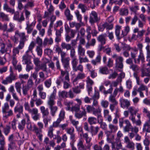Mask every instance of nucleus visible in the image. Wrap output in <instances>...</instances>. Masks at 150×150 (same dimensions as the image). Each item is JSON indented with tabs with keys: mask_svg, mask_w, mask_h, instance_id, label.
I'll return each instance as SVG.
<instances>
[{
	"mask_svg": "<svg viewBox=\"0 0 150 150\" xmlns=\"http://www.w3.org/2000/svg\"><path fill=\"white\" fill-rule=\"evenodd\" d=\"M98 41L100 42L102 45H104L105 44L106 40L105 36L103 34L99 35L97 38Z\"/></svg>",
	"mask_w": 150,
	"mask_h": 150,
	"instance_id": "obj_26",
	"label": "nucleus"
},
{
	"mask_svg": "<svg viewBox=\"0 0 150 150\" xmlns=\"http://www.w3.org/2000/svg\"><path fill=\"white\" fill-rule=\"evenodd\" d=\"M64 14L68 20H71L73 19V16L71 14L70 11L69 9H67L65 10Z\"/></svg>",
	"mask_w": 150,
	"mask_h": 150,
	"instance_id": "obj_29",
	"label": "nucleus"
},
{
	"mask_svg": "<svg viewBox=\"0 0 150 150\" xmlns=\"http://www.w3.org/2000/svg\"><path fill=\"white\" fill-rule=\"evenodd\" d=\"M78 8L80 9L82 13H84L88 10V8L86 5L82 4L79 3L78 6Z\"/></svg>",
	"mask_w": 150,
	"mask_h": 150,
	"instance_id": "obj_23",
	"label": "nucleus"
},
{
	"mask_svg": "<svg viewBox=\"0 0 150 150\" xmlns=\"http://www.w3.org/2000/svg\"><path fill=\"white\" fill-rule=\"evenodd\" d=\"M61 46L63 49L66 50L67 51H69L71 50L73 47L70 44L66 43L65 42L62 43Z\"/></svg>",
	"mask_w": 150,
	"mask_h": 150,
	"instance_id": "obj_24",
	"label": "nucleus"
},
{
	"mask_svg": "<svg viewBox=\"0 0 150 150\" xmlns=\"http://www.w3.org/2000/svg\"><path fill=\"white\" fill-rule=\"evenodd\" d=\"M109 128L111 132H115L118 129V126L112 124H110L108 125Z\"/></svg>",
	"mask_w": 150,
	"mask_h": 150,
	"instance_id": "obj_31",
	"label": "nucleus"
},
{
	"mask_svg": "<svg viewBox=\"0 0 150 150\" xmlns=\"http://www.w3.org/2000/svg\"><path fill=\"white\" fill-rule=\"evenodd\" d=\"M71 59V63L73 69L77 66L78 64V59H77L76 57L72 58Z\"/></svg>",
	"mask_w": 150,
	"mask_h": 150,
	"instance_id": "obj_50",
	"label": "nucleus"
},
{
	"mask_svg": "<svg viewBox=\"0 0 150 150\" xmlns=\"http://www.w3.org/2000/svg\"><path fill=\"white\" fill-rule=\"evenodd\" d=\"M53 43V40L52 38H45L43 41V45L44 47H45L47 45H51Z\"/></svg>",
	"mask_w": 150,
	"mask_h": 150,
	"instance_id": "obj_22",
	"label": "nucleus"
},
{
	"mask_svg": "<svg viewBox=\"0 0 150 150\" xmlns=\"http://www.w3.org/2000/svg\"><path fill=\"white\" fill-rule=\"evenodd\" d=\"M67 70H66L64 71L62 69H60L61 76L63 77L65 75V81L64 82V84H69V74L68 72L67 71Z\"/></svg>",
	"mask_w": 150,
	"mask_h": 150,
	"instance_id": "obj_9",
	"label": "nucleus"
},
{
	"mask_svg": "<svg viewBox=\"0 0 150 150\" xmlns=\"http://www.w3.org/2000/svg\"><path fill=\"white\" fill-rule=\"evenodd\" d=\"M42 117L43 118V121L45 124V126L46 127L48 125V122L51 120V117L47 116L43 117Z\"/></svg>",
	"mask_w": 150,
	"mask_h": 150,
	"instance_id": "obj_40",
	"label": "nucleus"
},
{
	"mask_svg": "<svg viewBox=\"0 0 150 150\" xmlns=\"http://www.w3.org/2000/svg\"><path fill=\"white\" fill-rule=\"evenodd\" d=\"M62 121V120L60 119H59L57 118V120L54 122L52 125L50 126L52 127L53 128V127H59L60 125L59 124Z\"/></svg>",
	"mask_w": 150,
	"mask_h": 150,
	"instance_id": "obj_47",
	"label": "nucleus"
},
{
	"mask_svg": "<svg viewBox=\"0 0 150 150\" xmlns=\"http://www.w3.org/2000/svg\"><path fill=\"white\" fill-rule=\"evenodd\" d=\"M99 129V127L98 126L94 127L91 126L90 127V132L92 136L96 135L98 133Z\"/></svg>",
	"mask_w": 150,
	"mask_h": 150,
	"instance_id": "obj_19",
	"label": "nucleus"
},
{
	"mask_svg": "<svg viewBox=\"0 0 150 150\" xmlns=\"http://www.w3.org/2000/svg\"><path fill=\"white\" fill-rule=\"evenodd\" d=\"M129 68L135 71H138L139 69V67L137 65L134 64L133 63L131 64L129 66Z\"/></svg>",
	"mask_w": 150,
	"mask_h": 150,
	"instance_id": "obj_60",
	"label": "nucleus"
},
{
	"mask_svg": "<svg viewBox=\"0 0 150 150\" xmlns=\"http://www.w3.org/2000/svg\"><path fill=\"white\" fill-rule=\"evenodd\" d=\"M54 130L52 126H50L48 131V132L47 135L50 138H52L53 137V131Z\"/></svg>",
	"mask_w": 150,
	"mask_h": 150,
	"instance_id": "obj_58",
	"label": "nucleus"
},
{
	"mask_svg": "<svg viewBox=\"0 0 150 150\" xmlns=\"http://www.w3.org/2000/svg\"><path fill=\"white\" fill-rule=\"evenodd\" d=\"M9 105L7 103H5L2 108V112L3 113L4 117L5 118L8 117L9 116Z\"/></svg>",
	"mask_w": 150,
	"mask_h": 150,
	"instance_id": "obj_10",
	"label": "nucleus"
},
{
	"mask_svg": "<svg viewBox=\"0 0 150 150\" xmlns=\"http://www.w3.org/2000/svg\"><path fill=\"white\" fill-rule=\"evenodd\" d=\"M31 114L32 118L35 121L39 120L40 118V114L38 113V110L36 108H33L28 112Z\"/></svg>",
	"mask_w": 150,
	"mask_h": 150,
	"instance_id": "obj_5",
	"label": "nucleus"
},
{
	"mask_svg": "<svg viewBox=\"0 0 150 150\" xmlns=\"http://www.w3.org/2000/svg\"><path fill=\"white\" fill-rule=\"evenodd\" d=\"M27 26L25 29L27 30V33L28 34H30L33 30V28L32 27L31 24H29V22H27Z\"/></svg>",
	"mask_w": 150,
	"mask_h": 150,
	"instance_id": "obj_52",
	"label": "nucleus"
},
{
	"mask_svg": "<svg viewBox=\"0 0 150 150\" xmlns=\"http://www.w3.org/2000/svg\"><path fill=\"white\" fill-rule=\"evenodd\" d=\"M66 130L67 133L70 135V139L72 140H74L75 138V134L74 133V128L73 127H71L66 129Z\"/></svg>",
	"mask_w": 150,
	"mask_h": 150,
	"instance_id": "obj_13",
	"label": "nucleus"
},
{
	"mask_svg": "<svg viewBox=\"0 0 150 150\" xmlns=\"http://www.w3.org/2000/svg\"><path fill=\"white\" fill-rule=\"evenodd\" d=\"M101 109L99 107H98L97 109L93 110V114L95 116H97L101 114Z\"/></svg>",
	"mask_w": 150,
	"mask_h": 150,
	"instance_id": "obj_54",
	"label": "nucleus"
},
{
	"mask_svg": "<svg viewBox=\"0 0 150 150\" xmlns=\"http://www.w3.org/2000/svg\"><path fill=\"white\" fill-rule=\"evenodd\" d=\"M99 72L103 74H107L109 71L108 68L106 67H101L99 68Z\"/></svg>",
	"mask_w": 150,
	"mask_h": 150,
	"instance_id": "obj_44",
	"label": "nucleus"
},
{
	"mask_svg": "<svg viewBox=\"0 0 150 150\" xmlns=\"http://www.w3.org/2000/svg\"><path fill=\"white\" fill-rule=\"evenodd\" d=\"M88 121L90 125H95L97 122V118L93 117H89L88 118Z\"/></svg>",
	"mask_w": 150,
	"mask_h": 150,
	"instance_id": "obj_32",
	"label": "nucleus"
},
{
	"mask_svg": "<svg viewBox=\"0 0 150 150\" xmlns=\"http://www.w3.org/2000/svg\"><path fill=\"white\" fill-rule=\"evenodd\" d=\"M129 31V27L127 26L124 27V30L122 31V36L124 37L126 36Z\"/></svg>",
	"mask_w": 150,
	"mask_h": 150,
	"instance_id": "obj_42",
	"label": "nucleus"
},
{
	"mask_svg": "<svg viewBox=\"0 0 150 150\" xmlns=\"http://www.w3.org/2000/svg\"><path fill=\"white\" fill-rule=\"evenodd\" d=\"M121 26L117 25L115 26V33L117 39L118 40H119L122 38L124 37L122 36V34L120 36V30L121 29Z\"/></svg>",
	"mask_w": 150,
	"mask_h": 150,
	"instance_id": "obj_14",
	"label": "nucleus"
},
{
	"mask_svg": "<svg viewBox=\"0 0 150 150\" xmlns=\"http://www.w3.org/2000/svg\"><path fill=\"white\" fill-rule=\"evenodd\" d=\"M38 127L35 125H33V132H42V129L43 128L44 125L41 122H38L37 123Z\"/></svg>",
	"mask_w": 150,
	"mask_h": 150,
	"instance_id": "obj_15",
	"label": "nucleus"
},
{
	"mask_svg": "<svg viewBox=\"0 0 150 150\" xmlns=\"http://www.w3.org/2000/svg\"><path fill=\"white\" fill-rule=\"evenodd\" d=\"M5 47V45L1 42V38H0V48L1 49L0 51L2 54L4 53L6 51L4 49Z\"/></svg>",
	"mask_w": 150,
	"mask_h": 150,
	"instance_id": "obj_63",
	"label": "nucleus"
},
{
	"mask_svg": "<svg viewBox=\"0 0 150 150\" xmlns=\"http://www.w3.org/2000/svg\"><path fill=\"white\" fill-rule=\"evenodd\" d=\"M107 141L108 142L111 143L112 144V149H116L117 150H119L120 149H122V145L120 142H118L117 143L115 142H112L111 140L110 139L109 136L107 134Z\"/></svg>",
	"mask_w": 150,
	"mask_h": 150,
	"instance_id": "obj_7",
	"label": "nucleus"
},
{
	"mask_svg": "<svg viewBox=\"0 0 150 150\" xmlns=\"http://www.w3.org/2000/svg\"><path fill=\"white\" fill-rule=\"evenodd\" d=\"M22 62L23 63L25 64L30 63L31 62L30 56L27 55H23L22 57Z\"/></svg>",
	"mask_w": 150,
	"mask_h": 150,
	"instance_id": "obj_30",
	"label": "nucleus"
},
{
	"mask_svg": "<svg viewBox=\"0 0 150 150\" xmlns=\"http://www.w3.org/2000/svg\"><path fill=\"white\" fill-rule=\"evenodd\" d=\"M143 144L145 146L144 150H149L150 149L149 147V142L148 139L146 138L143 141Z\"/></svg>",
	"mask_w": 150,
	"mask_h": 150,
	"instance_id": "obj_46",
	"label": "nucleus"
},
{
	"mask_svg": "<svg viewBox=\"0 0 150 150\" xmlns=\"http://www.w3.org/2000/svg\"><path fill=\"white\" fill-rule=\"evenodd\" d=\"M14 111L16 113L18 112L20 114H22L23 111V106L19 103H18L14 108Z\"/></svg>",
	"mask_w": 150,
	"mask_h": 150,
	"instance_id": "obj_16",
	"label": "nucleus"
},
{
	"mask_svg": "<svg viewBox=\"0 0 150 150\" xmlns=\"http://www.w3.org/2000/svg\"><path fill=\"white\" fill-rule=\"evenodd\" d=\"M125 74L124 73L122 72L120 75V76L118 77L116 81L114 82V84H117L120 83L122 81V79L124 78Z\"/></svg>",
	"mask_w": 150,
	"mask_h": 150,
	"instance_id": "obj_35",
	"label": "nucleus"
},
{
	"mask_svg": "<svg viewBox=\"0 0 150 150\" xmlns=\"http://www.w3.org/2000/svg\"><path fill=\"white\" fill-rule=\"evenodd\" d=\"M40 109L42 114V117L48 116L49 112L47 108H45L44 106H41L40 107Z\"/></svg>",
	"mask_w": 150,
	"mask_h": 150,
	"instance_id": "obj_21",
	"label": "nucleus"
},
{
	"mask_svg": "<svg viewBox=\"0 0 150 150\" xmlns=\"http://www.w3.org/2000/svg\"><path fill=\"white\" fill-rule=\"evenodd\" d=\"M145 76H150V68H147L145 70L142 71L141 76L143 77Z\"/></svg>",
	"mask_w": 150,
	"mask_h": 150,
	"instance_id": "obj_45",
	"label": "nucleus"
},
{
	"mask_svg": "<svg viewBox=\"0 0 150 150\" xmlns=\"http://www.w3.org/2000/svg\"><path fill=\"white\" fill-rule=\"evenodd\" d=\"M73 70L75 71H79L82 72H83V67L81 64L79 63V64L76 67L74 68Z\"/></svg>",
	"mask_w": 150,
	"mask_h": 150,
	"instance_id": "obj_51",
	"label": "nucleus"
},
{
	"mask_svg": "<svg viewBox=\"0 0 150 150\" xmlns=\"http://www.w3.org/2000/svg\"><path fill=\"white\" fill-rule=\"evenodd\" d=\"M50 110V113L52 116L55 115V113L58 110V108L56 106H53L54 105H48Z\"/></svg>",
	"mask_w": 150,
	"mask_h": 150,
	"instance_id": "obj_25",
	"label": "nucleus"
},
{
	"mask_svg": "<svg viewBox=\"0 0 150 150\" xmlns=\"http://www.w3.org/2000/svg\"><path fill=\"white\" fill-rule=\"evenodd\" d=\"M112 57L115 59V67L117 69H122L123 67V58L120 56H118L116 54H114L112 56Z\"/></svg>",
	"mask_w": 150,
	"mask_h": 150,
	"instance_id": "obj_2",
	"label": "nucleus"
},
{
	"mask_svg": "<svg viewBox=\"0 0 150 150\" xmlns=\"http://www.w3.org/2000/svg\"><path fill=\"white\" fill-rule=\"evenodd\" d=\"M74 13L75 16L76 18V19L79 22H82V16L80 14V12L78 10H76L74 11Z\"/></svg>",
	"mask_w": 150,
	"mask_h": 150,
	"instance_id": "obj_33",
	"label": "nucleus"
},
{
	"mask_svg": "<svg viewBox=\"0 0 150 150\" xmlns=\"http://www.w3.org/2000/svg\"><path fill=\"white\" fill-rule=\"evenodd\" d=\"M109 101L112 103H114L115 104H118V102L115 99V96L111 94L109 97L108 98Z\"/></svg>",
	"mask_w": 150,
	"mask_h": 150,
	"instance_id": "obj_41",
	"label": "nucleus"
},
{
	"mask_svg": "<svg viewBox=\"0 0 150 150\" xmlns=\"http://www.w3.org/2000/svg\"><path fill=\"white\" fill-rule=\"evenodd\" d=\"M81 131L82 132V134L83 137L85 139L86 143H88L91 142V138L88 136V134L87 133H83L82 128H81Z\"/></svg>",
	"mask_w": 150,
	"mask_h": 150,
	"instance_id": "obj_38",
	"label": "nucleus"
},
{
	"mask_svg": "<svg viewBox=\"0 0 150 150\" xmlns=\"http://www.w3.org/2000/svg\"><path fill=\"white\" fill-rule=\"evenodd\" d=\"M58 96L60 98H66L67 97V93L64 91H59Z\"/></svg>",
	"mask_w": 150,
	"mask_h": 150,
	"instance_id": "obj_61",
	"label": "nucleus"
},
{
	"mask_svg": "<svg viewBox=\"0 0 150 150\" xmlns=\"http://www.w3.org/2000/svg\"><path fill=\"white\" fill-rule=\"evenodd\" d=\"M10 13H11L12 14H14V16L13 19L15 20L18 21L19 17V13L18 11L14 12V11L13 9L10 8Z\"/></svg>",
	"mask_w": 150,
	"mask_h": 150,
	"instance_id": "obj_39",
	"label": "nucleus"
},
{
	"mask_svg": "<svg viewBox=\"0 0 150 150\" xmlns=\"http://www.w3.org/2000/svg\"><path fill=\"white\" fill-rule=\"evenodd\" d=\"M83 56H79V63L80 64H81L82 63L88 62L89 60L86 57H85L84 58L82 57Z\"/></svg>",
	"mask_w": 150,
	"mask_h": 150,
	"instance_id": "obj_48",
	"label": "nucleus"
},
{
	"mask_svg": "<svg viewBox=\"0 0 150 150\" xmlns=\"http://www.w3.org/2000/svg\"><path fill=\"white\" fill-rule=\"evenodd\" d=\"M25 121L24 120H23L21 122L18 124V128L21 130H23L25 126Z\"/></svg>",
	"mask_w": 150,
	"mask_h": 150,
	"instance_id": "obj_55",
	"label": "nucleus"
},
{
	"mask_svg": "<svg viewBox=\"0 0 150 150\" xmlns=\"http://www.w3.org/2000/svg\"><path fill=\"white\" fill-rule=\"evenodd\" d=\"M134 143L130 141L127 144L126 147L131 150H134Z\"/></svg>",
	"mask_w": 150,
	"mask_h": 150,
	"instance_id": "obj_49",
	"label": "nucleus"
},
{
	"mask_svg": "<svg viewBox=\"0 0 150 150\" xmlns=\"http://www.w3.org/2000/svg\"><path fill=\"white\" fill-rule=\"evenodd\" d=\"M70 60V59L69 57H66L65 59L61 60L63 67L66 70H69L70 68L69 66Z\"/></svg>",
	"mask_w": 150,
	"mask_h": 150,
	"instance_id": "obj_11",
	"label": "nucleus"
},
{
	"mask_svg": "<svg viewBox=\"0 0 150 150\" xmlns=\"http://www.w3.org/2000/svg\"><path fill=\"white\" fill-rule=\"evenodd\" d=\"M100 104L102 107L106 108H107L108 106L109 102L106 100H103L101 102Z\"/></svg>",
	"mask_w": 150,
	"mask_h": 150,
	"instance_id": "obj_57",
	"label": "nucleus"
},
{
	"mask_svg": "<svg viewBox=\"0 0 150 150\" xmlns=\"http://www.w3.org/2000/svg\"><path fill=\"white\" fill-rule=\"evenodd\" d=\"M19 36L20 38V40L25 42L27 40V38H28V36L25 35L24 33H21L19 34Z\"/></svg>",
	"mask_w": 150,
	"mask_h": 150,
	"instance_id": "obj_43",
	"label": "nucleus"
},
{
	"mask_svg": "<svg viewBox=\"0 0 150 150\" xmlns=\"http://www.w3.org/2000/svg\"><path fill=\"white\" fill-rule=\"evenodd\" d=\"M65 105L66 106V110H71V106L73 104V101H65L64 102Z\"/></svg>",
	"mask_w": 150,
	"mask_h": 150,
	"instance_id": "obj_37",
	"label": "nucleus"
},
{
	"mask_svg": "<svg viewBox=\"0 0 150 150\" xmlns=\"http://www.w3.org/2000/svg\"><path fill=\"white\" fill-rule=\"evenodd\" d=\"M100 20V18L98 17L97 13L95 11H92L89 18V22L91 25H93L95 23L99 22Z\"/></svg>",
	"mask_w": 150,
	"mask_h": 150,
	"instance_id": "obj_4",
	"label": "nucleus"
},
{
	"mask_svg": "<svg viewBox=\"0 0 150 150\" xmlns=\"http://www.w3.org/2000/svg\"><path fill=\"white\" fill-rule=\"evenodd\" d=\"M84 140L82 138L79 139L78 142L77 144V146L78 148H81V149H84V146L83 144V142Z\"/></svg>",
	"mask_w": 150,
	"mask_h": 150,
	"instance_id": "obj_53",
	"label": "nucleus"
},
{
	"mask_svg": "<svg viewBox=\"0 0 150 150\" xmlns=\"http://www.w3.org/2000/svg\"><path fill=\"white\" fill-rule=\"evenodd\" d=\"M101 56L99 54L96 57L95 59H93L91 61V63L94 65H96L97 64H100L101 62Z\"/></svg>",
	"mask_w": 150,
	"mask_h": 150,
	"instance_id": "obj_27",
	"label": "nucleus"
},
{
	"mask_svg": "<svg viewBox=\"0 0 150 150\" xmlns=\"http://www.w3.org/2000/svg\"><path fill=\"white\" fill-rule=\"evenodd\" d=\"M85 50L81 45L79 44L77 47V53L79 56H83L85 54Z\"/></svg>",
	"mask_w": 150,
	"mask_h": 150,
	"instance_id": "obj_17",
	"label": "nucleus"
},
{
	"mask_svg": "<svg viewBox=\"0 0 150 150\" xmlns=\"http://www.w3.org/2000/svg\"><path fill=\"white\" fill-rule=\"evenodd\" d=\"M65 114V111L64 109H62L60 111L58 119H60L61 120H63L64 118Z\"/></svg>",
	"mask_w": 150,
	"mask_h": 150,
	"instance_id": "obj_59",
	"label": "nucleus"
},
{
	"mask_svg": "<svg viewBox=\"0 0 150 150\" xmlns=\"http://www.w3.org/2000/svg\"><path fill=\"white\" fill-rule=\"evenodd\" d=\"M119 103L120 107L122 108H128L130 105V102L127 99L121 98L119 100Z\"/></svg>",
	"mask_w": 150,
	"mask_h": 150,
	"instance_id": "obj_8",
	"label": "nucleus"
},
{
	"mask_svg": "<svg viewBox=\"0 0 150 150\" xmlns=\"http://www.w3.org/2000/svg\"><path fill=\"white\" fill-rule=\"evenodd\" d=\"M70 50V57L71 58H73L76 57V52L75 49L72 47Z\"/></svg>",
	"mask_w": 150,
	"mask_h": 150,
	"instance_id": "obj_64",
	"label": "nucleus"
},
{
	"mask_svg": "<svg viewBox=\"0 0 150 150\" xmlns=\"http://www.w3.org/2000/svg\"><path fill=\"white\" fill-rule=\"evenodd\" d=\"M128 110L130 112V114L135 115L136 113L138 111V109H136L134 106H131L129 107L128 108Z\"/></svg>",
	"mask_w": 150,
	"mask_h": 150,
	"instance_id": "obj_36",
	"label": "nucleus"
},
{
	"mask_svg": "<svg viewBox=\"0 0 150 150\" xmlns=\"http://www.w3.org/2000/svg\"><path fill=\"white\" fill-rule=\"evenodd\" d=\"M96 40L95 39L93 38L91 39L89 42V41H88L85 45V47L86 49H89L90 46H93L95 44Z\"/></svg>",
	"mask_w": 150,
	"mask_h": 150,
	"instance_id": "obj_34",
	"label": "nucleus"
},
{
	"mask_svg": "<svg viewBox=\"0 0 150 150\" xmlns=\"http://www.w3.org/2000/svg\"><path fill=\"white\" fill-rule=\"evenodd\" d=\"M146 61L148 62L147 64V66L150 67V46L147 45L146 47Z\"/></svg>",
	"mask_w": 150,
	"mask_h": 150,
	"instance_id": "obj_20",
	"label": "nucleus"
},
{
	"mask_svg": "<svg viewBox=\"0 0 150 150\" xmlns=\"http://www.w3.org/2000/svg\"><path fill=\"white\" fill-rule=\"evenodd\" d=\"M78 103L71 107V111L75 112L74 116L75 117L78 119H80L86 114V111L84 106H81L80 109V105L82 104V102L80 99L76 98L75 99Z\"/></svg>",
	"mask_w": 150,
	"mask_h": 150,
	"instance_id": "obj_1",
	"label": "nucleus"
},
{
	"mask_svg": "<svg viewBox=\"0 0 150 150\" xmlns=\"http://www.w3.org/2000/svg\"><path fill=\"white\" fill-rule=\"evenodd\" d=\"M103 28V30L105 28L107 30H111L113 28V25L112 23H108V22H106L102 25Z\"/></svg>",
	"mask_w": 150,
	"mask_h": 150,
	"instance_id": "obj_28",
	"label": "nucleus"
},
{
	"mask_svg": "<svg viewBox=\"0 0 150 150\" xmlns=\"http://www.w3.org/2000/svg\"><path fill=\"white\" fill-rule=\"evenodd\" d=\"M24 12L25 13L26 20H27V22H29V17L31 14L30 12L25 9Z\"/></svg>",
	"mask_w": 150,
	"mask_h": 150,
	"instance_id": "obj_62",
	"label": "nucleus"
},
{
	"mask_svg": "<svg viewBox=\"0 0 150 150\" xmlns=\"http://www.w3.org/2000/svg\"><path fill=\"white\" fill-rule=\"evenodd\" d=\"M0 18H1L3 21H8V16L3 12H0Z\"/></svg>",
	"mask_w": 150,
	"mask_h": 150,
	"instance_id": "obj_56",
	"label": "nucleus"
},
{
	"mask_svg": "<svg viewBox=\"0 0 150 150\" xmlns=\"http://www.w3.org/2000/svg\"><path fill=\"white\" fill-rule=\"evenodd\" d=\"M124 122L126 124V126L124 128V132H129L131 130V131L134 132L136 133H137L138 132V128L136 127H132L130 122L128 120H124Z\"/></svg>",
	"mask_w": 150,
	"mask_h": 150,
	"instance_id": "obj_3",
	"label": "nucleus"
},
{
	"mask_svg": "<svg viewBox=\"0 0 150 150\" xmlns=\"http://www.w3.org/2000/svg\"><path fill=\"white\" fill-rule=\"evenodd\" d=\"M69 25L70 28H73L75 27L76 30H78L81 26L84 25V24L83 22L78 23L75 22H71L69 23Z\"/></svg>",
	"mask_w": 150,
	"mask_h": 150,
	"instance_id": "obj_12",
	"label": "nucleus"
},
{
	"mask_svg": "<svg viewBox=\"0 0 150 150\" xmlns=\"http://www.w3.org/2000/svg\"><path fill=\"white\" fill-rule=\"evenodd\" d=\"M57 90L54 89L53 92L49 97L47 103L48 105H54L55 104L54 100L56 98Z\"/></svg>",
	"mask_w": 150,
	"mask_h": 150,
	"instance_id": "obj_6",
	"label": "nucleus"
},
{
	"mask_svg": "<svg viewBox=\"0 0 150 150\" xmlns=\"http://www.w3.org/2000/svg\"><path fill=\"white\" fill-rule=\"evenodd\" d=\"M143 131L144 132H150V119L145 122L143 125Z\"/></svg>",
	"mask_w": 150,
	"mask_h": 150,
	"instance_id": "obj_18",
	"label": "nucleus"
}]
</instances>
